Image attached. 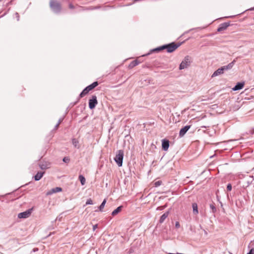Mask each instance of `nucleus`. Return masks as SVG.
<instances>
[{
  "label": "nucleus",
  "mask_w": 254,
  "mask_h": 254,
  "mask_svg": "<svg viewBox=\"0 0 254 254\" xmlns=\"http://www.w3.org/2000/svg\"><path fill=\"white\" fill-rule=\"evenodd\" d=\"M180 44H177L175 43H172L171 44L163 45L161 47H158L154 49L153 51L154 52H159L161 50L166 49L168 53H172L176 50L179 47Z\"/></svg>",
  "instance_id": "nucleus-1"
},
{
  "label": "nucleus",
  "mask_w": 254,
  "mask_h": 254,
  "mask_svg": "<svg viewBox=\"0 0 254 254\" xmlns=\"http://www.w3.org/2000/svg\"><path fill=\"white\" fill-rule=\"evenodd\" d=\"M235 61L234 60L232 63L228 64L227 65L222 66L221 68H218L216 70L212 75V77L218 76L220 74H223L224 71L225 70L230 69L232 68L234 65V62Z\"/></svg>",
  "instance_id": "nucleus-2"
},
{
  "label": "nucleus",
  "mask_w": 254,
  "mask_h": 254,
  "mask_svg": "<svg viewBox=\"0 0 254 254\" xmlns=\"http://www.w3.org/2000/svg\"><path fill=\"white\" fill-rule=\"evenodd\" d=\"M243 96L237 97V96H233L231 98V102L232 103V105L233 106V102H235L234 106L233 107V109L235 111L239 109V108L241 107L242 104L241 103V101L243 100Z\"/></svg>",
  "instance_id": "nucleus-3"
},
{
  "label": "nucleus",
  "mask_w": 254,
  "mask_h": 254,
  "mask_svg": "<svg viewBox=\"0 0 254 254\" xmlns=\"http://www.w3.org/2000/svg\"><path fill=\"white\" fill-rule=\"evenodd\" d=\"M124 155V153L123 150H119L118 151L117 153L114 158L115 161L119 167H121L123 165Z\"/></svg>",
  "instance_id": "nucleus-4"
},
{
  "label": "nucleus",
  "mask_w": 254,
  "mask_h": 254,
  "mask_svg": "<svg viewBox=\"0 0 254 254\" xmlns=\"http://www.w3.org/2000/svg\"><path fill=\"white\" fill-rule=\"evenodd\" d=\"M98 85V82L96 81L93 82L91 85L88 86L86 87L83 91L79 95H85L89 93V92L92 90L93 88H94L95 87H96Z\"/></svg>",
  "instance_id": "nucleus-5"
},
{
  "label": "nucleus",
  "mask_w": 254,
  "mask_h": 254,
  "mask_svg": "<svg viewBox=\"0 0 254 254\" xmlns=\"http://www.w3.org/2000/svg\"><path fill=\"white\" fill-rule=\"evenodd\" d=\"M50 5L51 8L55 11H59L61 9L60 3L55 0H51L50 2Z\"/></svg>",
  "instance_id": "nucleus-6"
},
{
  "label": "nucleus",
  "mask_w": 254,
  "mask_h": 254,
  "mask_svg": "<svg viewBox=\"0 0 254 254\" xmlns=\"http://www.w3.org/2000/svg\"><path fill=\"white\" fill-rule=\"evenodd\" d=\"M190 58L189 56H187L185 58L184 60L182 62L180 65V69H183L187 68L190 64Z\"/></svg>",
  "instance_id": "nucleus-7"
},
{
  "label": "nucleus",
  "mask_w": 254,
  "mask_h": 254,
  "mask_svg": "<svg viewBox=\"0 0 254 254\" xmlns=\"http://www.w3.org/2000/svg\"><path fill=\"white\" fill-rule=\"evenodd\" d=\"M98 102L96 99V96H92V98L89 100V107L90 109H94Z\"/></svg>",
  "instance_id": "nucleus-8"
},
{
  "label": "nucleus",
  "mask_w": 254,
  "mask_h": 254,
  "mask_svg": "<svg viewBox=\"0 0 254 254\" xmlns=\"http://www.w3.org/2000/svg\"><path fill=\"white\" fill-rule=\"evenodd\" d=\"M31 213V210L28 209L25 211L19 213L18 215L19 218H26L28 217Z\"/></svg>",
  "instance_id": "nucleus-9"
},
{
  "label": "nucleus",
  "mask_w": 254,
  "mask_h": 254,
  "mask_svg": "<svg viewBox=\"0 0 254 254\" xmlns=\"http://www.w3.org/2000/svg\"><path fill=\"white\" fill-rule=\"evenodd\" d=\"M169 147V141L166 139H163L162 140V149L164 151L168 150Z\"/></svg>",
  "instance_id": "nucleus-10"
},
{
  "label": "nucleus",
  "mask_w": 254,
  "mask_h": 254,
  "mask_svg": "<svg viewBox=\"0 0 254 254\" xmlns=\"http://www.w3.org/2000/svg\"><path fill=\"white\" fill-rule=\"evenodd\" d=\"M190 128V126H186L183 128H181L179 132V136L183 137Z\"/></svg>",
  "instance_id": "nucleus-11"
},
{
  "label": "nucleus",
  "mask_w": 254,
  "mask_h": 254,
  "mask_svg": "<svg viewBox=\"0 0 254 254\" xmlns=\"http://www.w3.org/2000/svg\"><path fill=\"white\" fill-rule=\"evenodd\" d=\"M169 214V211L165 212L160 218L159 219V223H163L165 220L168 217V215Z\"/></svg>",
  "instance_id": "nucleus-12"
},
{
  "label": "nucleus",
  "mask_w": 254,
  "mask_h": 254,
  "mask_svg": "<svg viewBox=\"0 0 254 254\" xmlns=\"http://www.w3.org/2000/svg\"><path fill=\"white\" fill-rule=\"evenodd\" d=\"M44 173V172H38L34 176L35 180L36 181L40 180L42 178Z\"/></svg>",
  "instance_id": "nucleus-13"
},
{
  "label": "nucleus",
  "mask_w": 254,
  "mask_h": 254,
  "mask_svg": "<svg viewBox=\"0 0 254 254\" xmlns=\"http://www.w3.org/2000/svg\"><path fill=\"white\" fill-rule=\"evenodd\" d=\"M244 86V83L243 82H239L237 83V84L233 88V90L236 91L238 90H240L242 89Z\"/></svg>",
  "instance_id": "nucleus-14"
},
{
  "label": "nucleus",
  "mask_w": 254,
  "mask_h": 254,
  "mask_svg": "<svg viewBox=\"0 0 254 254\" xmlns=\"http://www.w3.org/2000/svg\"><path fill=\"white\" fill-rule=\"evenodd\" d=\"M49 165L50 164L49 163L45 162L43 163H40L39 166L40 169H41L42 170H45L49 168Z\"/></svg>",
  "instance_id": "nucleus-15"
},
{
  "label": "nucleus",
  "mask_w": 254,
  "mask_h": 254,
  "mask_svg": "<svg viewBox=\"0 0 254 254\" xmlns=\"http://www.w3.org/2000/svg\"><path fill=\"white\" fill-rule=\"evenodd\" d=\"M192 207L193 214L195 215L197 214L198 213V210L197 203H193L192 204Z\"/></svg>",
  "instance_id": "nucleus-16"
},
{
  "label": "nucleus",
  "mask_w": 254,
  "mask_h": 254,
  "mask_svg": "<svg viewBox=\"0 0 254 254\" xmlns=\"http://www.w3.org/2000/svg\"><path fill=\"white\" fill-rule=\"evenodd\" d=\"M122 208H123V206H120L118 207L115 210H114L112 212V215L113 216H115V215H117L120 212H121V211L122 210Z\"/></svg>",
  "instance_id": "nucleus-17"
},
{
  "label": "nucleus",
  "mask_w": 254,
  "mask_h": 254,
  "mask_svg": "<svg viewBox=\"0 0 254 254\" xmlns=\"http://www.w3.org/2000/svg\"><path fill=\"white\" fill-rule=\"evenodd\" d=\"M228 26V25L227 23H223L221 25V26L218 28L217 31L218 32L222 31L225 29H226L227 27Z\"/></svg>",
  "instance_id": "nucleus-18"
},
{
  "label": "nucleus",
  "mask_w": 254,
  "mask_h": 254,
  "mask_svg": "<svg viewBox=\"0 0 254 254\" xmlns=\"http://www.w3.org/2000/svg\"><path fill=\"white\" fill-rule=\"evenodd\" d=\"M139 62L137 60H134L131 62L129 64V67L132 68L139 64Z\"/></svg>",
  "instance_id": "nucleus-19"
},
{
  "label": "nucleus",
  "mask_w": 254,
  "mask_h": 254,
  "mask_svg": "<svg viewBox=\"0 0 254 254\" xmlns=\"http://www.w3.org/2000/svg\"><path fill=\"white\" fill-rule=\"evenodd\" d=\"M62 190V189L60 187H56L55 188H53L52 190V193H56V192H60ZM48 194H51V193L49 192L48 193Z\"/></svg>",
  "instance_id": "nucleus-20"
},
{
  "label": "nucleus",
  "mask_w": 254,
  "mask_h": 254,
  "mask_svg": "<svg viewBox=\"0 0 254 254\" xmlns=\"http://www.w3.org/2000/svg\"><path fill=\"white\" fill-rule=\"evenodd\" d=\"M72 142L75 147L77 148H79V141L76 139H75V138L72 139Z\"/></svg>",
  "instance_id": "nucleus-21"
},
{
  "label": "nucleus",
  "mask_w": 254,
  "mask_h": 254,
  "mask_svg": "<svg viewBox=\"0 0 254 254\" xmlns=\"http://www.w3.org/2000/svg\"><path fill=\"white\" fill-rule=\"evenodd\" d=\"M79 180L80 181V183L82 185H84L85 184V179L83 175H80L79 176Z\"/></svg>",
  "instance_id": "nucleus-22"
},
{
  "label": "nucleus",
  "mask_w": 254,
  "mask_h": 254,
  "mask_svg": "<svg viewBox=\"0 0 254 254\" xmlns=\"http://www.w3.org/2000/svg\"><path fill=\"white\" fill-rule=\"evenodd\" d=\"M106 203V199H104L101 205L99 207V209L100 211H102L103 209L105 206V205Z\"/></svg>",
  "instance_id": "nucleus-23"
},
{
  "label": "nucleus",
  "mask_w": 254,
  "mask_h": 254,
  "mask_svg": "<svg viewBox=\"0 0 254 254\" xmlns=\"http://www.w3.org/2000/svg\"><path fill=\"white\" fill-rule=\"evenodd\" d=\"M210 208L212 213H214L216 212V208L213 203H211L210 204Z\"/></svg>",
  "instance_id": "nucleus-24"
},
{
  "label": "nucleus",
  "mask_w": 254,
  "mask_h": 254,
  "mask_svg": "<svg viewBox=\"0 0 254 254\" xmlns=\"http://www.w3.org/2000/svg\"><path fill=\"white\" fill-rule=\"evenodd\" d=\"M162 184V182L161 181H158L155 182L154 186L156 187L160 186Z\"/></svg>",
  "instance_id": "nucleus-25"
},
{
  "label": "nucleus",
  "mask_w": 254,
  "mask_h": 254,
  "mask_svg": "<svg viewBox=\"0 0 254 254\" xmlns=\"http://www.w3.org/2000/svg\"><path fill=\"white\" fill-rule=\"evenodd\" d=\"M86 205L93 204V201L91 198H89L87 200L86 202Z\"/></svg>",
  "instance_id": "nucleus-26"
},
{
  "label": "nucleus",
  "mask_w": 254,
  "mask_h": 254,
  "mask_svg": "<svg viewBox=\"0 0 254 254\" xmlns=\"http://www.w3.org/2000/svg\"><path fill=\"white\" fill-rule=\"evenodd\" d=\"M63 160L64 162L67 163L69 162L70 159L68 157H64Z\"/></svg>",
  "instance_id": "nucleus-27"
},
{
  "label": "nucleus",
  "mask_w": 254,
  "mask_h": 254,
  "mask_svg": "<svg viewBox=\"0 0 254 254\" xmlns=\"http://www.w3.org/2000/svg\"><path fill=\"white\" fill-rule=\"evenodd\" d=\"M227 190L228 191H231L232 190V185L231 184H228L227 186Z\"/></svg>",
  "instance_id": "nucleus-28"
},
{
  "label": "nucleus",
  "mask_w": 254,
  "mask_h": 254,
  "mask_svg": "<svg viewBox=\"0 0 254 254\" xmlns=\"http://www.w3.org/2000/svg\"><path fill=\"white\" fill-rule=\"evenodd\" d=\"M175 227L177 228H179L180 227V225L179 222H176L175 223Z\"/></svg>",
  "instance_id": "nucleus-29"
},
{
  "label": "nucleus",
  "mask_w": 254,
  "mask_h": 254,
  "mask_svg": "<svg viewBox=\"0 0 254 254\" xmlns=\"http://www.w3.org/2000/svg\"><path fill=\"white\" fill-rule=\"evenodd\" d=\"M247 254H254V249H252Z\"/></svg>",
  "instance_id": "nucleus-30"
},
{
  "label": "nucleus",
  "mask_w": 254,
  "mask_h": 254,
  "mask_svg": "<svg viewBox=\"0 0 254 254\" xmlns=\"http://www.w3.org/2000/svg\"><path fill=\"white\" fill-rule=\"evenodd\" d=\"M63 119H64L63 118H61V119H60L59 120L58 122V123H57V124H58L60 125V124H61V123L62 122V121H63Z\"/></svg>",
  "instance_id": "nucleus-31"
},
{
  "label": "nucleus",
  "mask_w": 254,
  "mask_h": 254,
  "mask_svg": "<svg viewBox=\"0 0 254 254\" xmlns=\"http://www.w3.org/2000/svg\"><path fill=\"white\" fill-rule=\"evenodd\" d=\"M59 125H60L59 124H56V126H55V127L54 129H58V128L59 127Z\"/></svg>",
  "instance_id": "nucleus-32"
},
{
  "label": "nucleus",
  "mask_w": 254,
  "mask_h": 254,
  "mask_svg": "<svg viewBox=\"0 0 254 254\" xmlns=\"http://www.w3.org/2000/svg\"><path fill=\"white\" fill-rule=\"evenodd\" d=\"M38 251V248H34V249H33V251L34 252H37V251Z\"/></svg>",
  "instance_id": "nucleus-33"
},
{
  "label": "nucleus",
  "mask_w": 254,
  "mask_h": 254,
  "mask_svg": "<svg viewBox=\"0 0 254 254\" xmlns=\"http://www.w3.org/2000/svg\"><path fill=\"white\" fill-rule=\"evenodd\" d=\"M97 227V225H95L93 226V230H95Z\"/></svg>",
  "instance_id": "nucleus-34"
},
{
  "label": "nucleus",
  "mask_w": 254,
  "mask_h": 254,
  "mask_svg": "<svg viewBox=\"0 0 254 254\" xmlns=\"http://www.w3.org/2000/svg\"><path fill=\"white\" fill-rule=\"evenodd\" d=\"M193 116H193V115H191V118H192V117H193V119H194V118H196V117H193Z\"/></svg>",
  "instance_id": "nucleus-35"
}]
</instances>
